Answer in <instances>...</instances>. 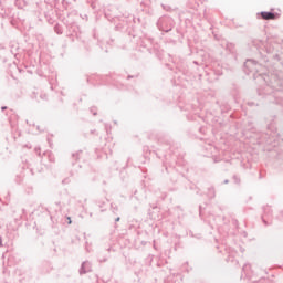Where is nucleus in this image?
<instances>
[{"instance_id":"f03ea898","label":"nucleus","mask_w":283,"mask_h":283,"mask_svg":"<svg viewBox=\"0 0 283 283\" xmlns=\"http://www.w3.org/2000/svg\"><path fill=\"white\" fill-rule=\"evenodd\" d=\"M86 266H87V262H84L82 264V273H87V271L85 270Z\"/></svg>"},{"instance_id":"20e7f679","label":"nucleus","mask_w":283,"mask_h":283,"mask_svg":"<svg viewBox=\"0 0 283 283\" xmlns=\"http://www.w3.org/2000/svg\"><path fill=\"white\" fill-rule=\"evenodd\" d=\"M1 244H2V240H1V238H0V247H1Z\"/></svg>"},{"instance_id":"7ed1b4c3","label":"nucleus","mask_w":283,"mask_h":283,"mask_svg":"<svg viewBox=\"0 0 283 283\" xmlns=\"http://www.w3.org/2000/svg\"><path fill=\"white\" fill-rule=\"evenodd\" d=\"M119 220H120V218H117V219H116V222H118Z\"/></svg>"},{"instance_id":"f257e3e1","label":"nucleus","mask_w":283,"mask_h":283,"mask_svg":"<svg viewBox=\"0 0 283 283\" xmlns=\"http://www.w3.org/2000/svg\"><path fill=\"white\" fill-rule=\"evenodd\" d=\"M261 17H263V19H265V20L275 19V14H273L271 12H262Z\"/></svg>"},{"instance_id":"39448f33","label":"nucleus","mask_w":283,"mask_h":283,"mask_svg":"<svg viewBox=\"0 0 283 283\" xmlns=\"http://www.w3.org/2000/svg\"><path fill=\"white\" fill-rule=\"evenodd\" d=\"M2 109H7V107H2Z\"/></svg>"}]
</instances>
